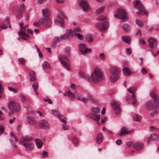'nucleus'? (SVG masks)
<instances>
[{
  "label": "nucleus",
  "mask_w": 159,
  "mask_h": 159,
  "mask_svg": "<svg viewBox=\"0 0 159 159\" xmlns=\"http://www.w3.org/2000/svg\"><path fill=\"white\" fill-rule=\"evenodd\" d=\"M25 8V6L23 4L20 5V7L19 8V11L20 12H21Z\"/></svg>",
  "instance_id": "50"
},
{
  "label": "nucleus",
  "mask_w": 159,
  "mask_h": 159,
  "mask_svg": "<svg viewBox=\"0 0 159 159\" xmlns=\"http://www.w3.org/2000/svg\"><path fill=\"white\" fill-rule=\"evenodd\" d=\"M153 137V138L156 140H157L159 139V135H157L155 134H151Z\"/></svg>",
  "instance_id": "47"
},
{
  "label": "nucleus",
  "mask_w": 159,
  "mask_h": 159,
  "mask_svg": "<svg viewBox=\"0 0 159 159\" xmlns=\"http://www.w3.org/2000/svg\"><path fill=\"white\" fill-rule=\"evenodd\" d=\"M104 74L102 71L99 68L96 67L93 68L91 75L89 76H87V79L94 83H97L102 80Z\"/></svg>",
  "instance_id": "1"
},
{
  "label": "nucleus",
  "mask_w": 159,
  "mask_h": 159,
  "mask_svg": "<svg viewBox=\"0 0 159 159\" xmlns=\"http://www.w3.org/2000/svg\"><path fill=\"white\" fill-rule=\"evenodd\" d=\"M50 64L47 62H44L42 64V67L44 69H46L48 67H49Z\"/></svg>",
  "instance_id": "41"
},
{
  "label": "nucleus",
  "mask_w": 159,
  "mask_h": 159,
  "mask_svg": "<svg viewBox=\"0 0 159 159\" xmlns=\"http://www.w3.org/2000/svg\"><path fill=\"white\" fill-rule=\"evenodd\" d=\"M28 122L32 125H34L36 123L35 120L33 117L31 116H28L26 118Z\"/></svg>",
  "instance_id": "26"
},
{
  "label": "nucleus",
  "mask_w": 159,
  "mask_h": 159,
  "mask_svg": "<svg viewBox=\"0 0 159 159\" xmlns=\"http://www.w3.org/2000/svg\"><path fill=\"white\" fill-rule=\"evenodd\" d=\"M99 58L101 60L104 61L105 59L106 56L104 53H101L99 55Z\"/></svg>",
  "instance_id": "46"
},
{
  "label": "nucleus",
  "mask_w": 159,
  "mask_h": 159,
  "mask_svg": "<svg viewBox=\"0 0 159 159\" xmlns=\"http://www.w3.org/2000/svg\"><path fill=\"white\" fill-rule=\"evenodd\" d=\"M41 155L43 157L45 158L47 156L48 152L45 151H43V153L41 154Z\"/></svg>",
  "instance_id": "52"
},
{
  "label": "nucleus",
  "mask_w": 159,
  "mask_h": 159,
  "mask_svg": "<svg viewBox=\"0 0 159 159\" xmlns=\"http://www.w3.org/2000/svg\"><path fill=\"white\" fill-rule=\"evenodd\" d=\"M111 104L116 113L117 115L119 114L120 112V109L119 105L116 102L114 101H112Z\"/></svg>",
  "instance_id": "15"
},
{
  "label": "nucleus",
  "mask_w": 159,
  "mask_h": 159,
  "mask_svg": "<svg viewBox=\"0 0 159 159\" xmlns=\"http://www.w3.org/2000/svg\"><path fill=\"white\" fill-rule=\"evenodd\" d=\"M133 142H129L126 143V145L129 147H130L132 145L133 146Z\"/></svg>",
  "instance_id": "62"
},
{
  "label": "nucleus",
  "mask_w": 159,
  "mask_h": 159,
  "mask_svg": "<svg viewBox=\"0 0 159 159\" xmlns=\"http://www.w3.org/2000/svg\"><path fill=\"white\" fill-rule=\"evenodd\" d=\"M76 34L75 36H76L78 39L80 40H82L84 39V36L80 34L81 30L79 28L77 27L76 29Z\"/></svg>",
  "instance_id": "22"
},
{
  "label": "nucleus",
  "mask_w": 159,
  "mask_h": 159,
  "mask_svg": "<svg viewBox=\"0 0 159 159\" xmlns=\"http://www.w3.org/2000/svg\"><path fill=\"white\" fill-rule=\"evenodd\" d=\"M34 91H36L38 88V84L37 82H34L32 85Z\"/></svg>",
  "instance_id": "43"
},
{
  "label": "nucleus",
  "mask_w": 159,
  "mask_h": 159,
  "mask_svg": "<svg viewBox=\"0 0 159 159\" xmlns=\"http://www.w3.org/2000/svg\"><path fill=\"white\" fill-rule=\"evenodd\" d=\"M92 113L89 114L87 117L94 120L98 122L100 119V115L97 113L99 112V109L98 108H93L92 109Z\"/></svg>",
  "instance_id": "4"
},
{
  "label": "nucleus",
  "mask_w": 159,
  "mask_h": 159,
  "mask_svg": "<svg viewBox=\"0 0 159 159\" xmlns=\"http://www.w3.org/2000/svg\"><path fill=\"white\" fill-rule=\"evenodd\" d=\"M8 89L10 91L13 92L14 93H16L17 92V91L16 89L11 87H8Z\"/></svg>",
  "instance_id": "56"
},
{
  "label": "nucleus",
  "mask_w": 159,
  "mask_h": 159,
  "mask_svg": "<svg viewBox=\"0 0 159 159\" xmlns=\"http://www.w3.org/2000/svg\"><path fill=\"white\" fill-rule=\"evenodd\" d=\"M107 19V17L104 15H100L96 18V20L98 21L103 20Z\"/></svg>",
  "instance_id": "38"
},
{
  "label": "nucleus",
  "mask_w": 159,
  "mask_h": 159,
  "mask_svg": "<svg viewBox=\"0 0 159 159\" xmlns=\"http://www.w3.org/2000/svg\"><path fill=\"white\" fill-rule=\"evenodd\" d=\"M23 146L25 147L27 150L30 151L34 148V145L33 143L26 142L23 143Z\"/></svg>",
  "instance_id": "19"
},
{
  "label": "nucleus",
  "mask_w": 159,
  "mask_h": 159,
  "mask_svg": "<svg viewBox=\"0 0 159 159\" xmlns=\"http://www.w3.org/2000/svg\"><path fill=\"white\" fill-rule=\"evenodd\" d=\"M103 140V135L101 134H98L97 137L96 142L98 143H101Z\"/></svg>",
  "instance_id": "35"
},
{
  "label": "nucleus",
  "mask_w": 159,
  "mask_h": 159,
  "mask_svg": "<svg viewBox=\"0 0 159 159\" xmlns=\"http://www.w3.org/2000/svg\"><path fill=\"white\" fill-rule=\"evenodd\" d=\"M56 2L60 4H62L65 2V0H56Z\"/></svg>",
  "instance_id": "54"
},
{
  "label": "nucleus",
  "mask_w": 159,
  "mask_h": 159,
  "mask_svg": "<svg viewBox=\"0 0 159 159\" xmlns=\"http://www.w3.org/2000/svg\"><path fill=\"white\" fill-rule=\"evenodd\" d=\"M44 101L45 102H48L49 104H51L52 103L51 100L48 98L45 99Z\"/></svg>",
  "instance_id": "63"
},
{
  "label": "nucleus",
  "mask_w": 159,
  "mask_h": 159,
  "mask_svg": "<svg viewBox=\"0 0 159 159\" xmlns=\"http://www.w3.org/2000/svg\"><path fill=\"white\" fill-rule=\"evenodd\" d=\"M114 16L124 20H126L128 18L126 13L124 10L121 9L117 10L116 13Z\"/></svg>",
  "instance_id": "8"
},
{
  "label": "nucleus",
  "mask_w": 159,
  "mask_h": 159,
  "mask_svg": "<svg viewBox=\"0 0 159 159\" xmlns=\"http://www.w3.org/2000/svg\"><path fill=\"white\" fill-rule=\"evenodd\" d=\"M157 112L156 111H152L150 114V115L151 116H153L157 114Z\"/></svg>",
  "instance_id": "58"
},
{
  "label": "nucleus",
  "mask_w": 159,
  "mask_h": 159,
  "mask_svg": "<svg viewBox=\"0 0 159 159\" xmlns=\"http://www.w3.org/2000/svg\"><path fill=\"white\" fill-rule=\"evenodd\" d=\"M86 39L88 42H93L94 39L90 35L87 34L86 36Z\"/></svg>",
  "instance_id": "40"
},
{
  "label": "nucleus",
  "mask_w": 159,
  "mask_h": 159,
  "mask_svg": "<svg viewBox=\"0 0 159 159\" xmlns=\"http://www.w3.org/2000/svg\"><path fill=\"white\" fill-rule=\"evenodd\" d=\"M77 5L84 12H88L90 9L87 0H80L78 2Z\"/></svg>",
  "instance_id": "5"
},
{
  "label": "nucleus",
  "mask_w": 159,
  "mask_h": 159,
  "mask_svg": "<svg viewBox=\"0 0 159 159\" xmlns=\"http://www.w3.org/2000/svg\"><path fill=\"white\" fill-rule=\"evenodd\" d=\"M134 5L135 7L138 9L141 8L143 7L141 3L139 1H136L134 3Z\"/></svg>",
  "instance_id": "33"
},
{
  "label": "nucleus",
  "mask_w": 159,
  "mask_h": 159,
  "mask_svg": "<svg viewBox=\"0 0 159 159\" xmlns=\"http://www.w3.org/2000/svg\"><path fill=\"white\" fill-rule=\"evenodd\" d=\"M136 35L139 36H141L142 35V33L141 32V31L140 30H138L137 31V33H136Z\"/></svg>",
  "instance_id": "55"
},
{
  "label": "nucleus",
  "mask_w": 159,
  "mask_h": 159,
  "mask_svg": "<svg viewBox=\"0 0 159 159\" xmlns=\"http://www.w3.org/2000/svg\"><path fill=\"white\" fill-rule=\"evenodd\" d=\"M67 36H67L66 35H63L60 36V39H67Z\"/></svg>",
  "instance_id": "59"
},
{
  "label": "nucleus",
  "mask_w": 159,
  "mask_h": 159,
  "mask_svg": "<svg viewBox=\"0 0 159 159\" xmlns=\"http://www.w3.org/2000/svg\"><path fill=\"white\" fill-rule=\"evenodd\" d=\"M141 71L143 75H145L147 73V71L144 68H142L141 70Z\"/></svg>",
  "instance_id": "49"
},
{
  "label": "nucleus",
  "mask_w": 159,
  "mask_h": 159,
  "mask_svg": "<svg viewBox=\"0 0 159 159\" xmlns=\"http://www.w3.org/2000/svg\"><path fill=\"white\" fill-rule=\"evenodd\" d=\"M122 28L126 32L130 31V26L128 24H124L122 26Z\"/></svg>",
  "instance_id": "36"
},
{
  "label": "nucleus",
  "mask_w": 159,
  "mask_h": 159,
  "mask_svg": "<svg viewBox=\"0 0 159 159\" xmlns=\"http://www.w3.org/2000/svg\"><path fill=\"white\" fill-rule=\"evenodd\" d=\"M39 23L49 26L51 24V21L49 18L44 17L39 20Z\"/></svg>",
  "instance_id": "13"
},
{
  "label": "nucleus",
  "mask_w": 159,
  "mask_h": 159,
  "mask_svg": "<svg viewBox=\"0 0 159 159\" xmlns=\"http://www.w3.org/2000/svg\"><path fill=\"white\" fill-rule=\"evenodd\" d=\"M62 128L64 130H67L69 129V128L66 124H63L62 125Z\"/></svg>",
  "instance_id": "51"
},
{
  "label": "nucleus",
  "mask_w": 159,
  "mask_h": 159,
  "mask_svg": "<svg viewBox=\"0 0 159 159\" xmlns=\"http://www.w3.org/2000/svg\"><path fill=\"white\" fill-rule=\"evenodd\" d=\"M67 95L68 96V98L70 100H73L75 98V94L73 93L70 90H68L66 93L64 94L65 96H66Z\"/></svg>",
  "instance_id": "20"
},
{
  "label": "nucleus",
  "mask_w": 159,
  "mask_h": 159,
  "mask_svg": "<svg viewBox=\"0 0 159 159\" xmlns=\"http://www.w3.org/2000/svg\"><path fill=\"white\" fill-rule=\"evenodd\" d=\"M25 30L26 29L25 27H23L21 28L20 29L18 33L19 35L20 36L24 35L25 37H28L29 36L28 34L25 33Z\"/></svg>",
  "instance_id": "23"
},
{
  "label": "nucleus",
  "mask_w": 159,
  "mask_h": 159,
  "mask_svg": "<svg viewBox=\"0 0 159 159\" xmlns=\"http://www.w3.org/2000/svg\"><path fill=\"white\" fill-rule=\"evenodd\" d=\"M8 107L10 111L12 112H17L20 108L19 103L13 101L9 102L8 104Z\"/></svg>",
  "instance_id": "6"
},
{
  "label": "nucleus",
  "mask_w": 159,
  "mask_h": 159,
  "mask_svg": "<svg viewBox=\"0 0 159 159\" xmlns=\"http://www.w3.org/2000/svg\"><path fill=\"white\" fill-rule=\"evenodd\" d=\"M148 41L149 44L150 48H153L157 46V42L155 39L154 38L152 37L149 38L148 39Z\"/></svg>",
  "instance_id": "16"
},
{
  "label": "nucleus",
  "mask_w": 159,
  "mask_h": 159,
  "mask_svg": "<svg viewBox=\"0 0 159 159\" xmlns=\"http://www.w3.org/2000/svg\"><path fill=\"white\" fill-rule=\"evenodd\" d=\"M79 50L82 54H85L87 53H91V49L87 47L86 44L84 43H81L79 45Z\"/></svg>",
  "instance_id": "9"
},
{
  "label": "nucleus",
  "mask_w": 159,
  "mask_h": 159,
  "mask_svg": "<svg viewBox=\"0 0 159 159\" xmlns=\"http://www.w3.org/2000/svg\"><path fill=\"white\" fill-rule=\"evenodd\" d=\"M133 131V130H130L128 131L127 130V129L125 127L122 128L120 131L119 134V135L120 136H123L128 134H130L131 132Z\"/></svg>",
  "instance_id": "21"
},
{
  "label": "nucleus",
  "mask_w": 159,
  "mask_h": 159,
  "mask_svg": "<svg viewBox=\"0 0 159 159\" xmlns=\"http://www.w3.org/2000/svg\"><path fill=\"white\" fill-rule=\"evenodd\" d=\"M149 94L154 101H148L145 104V107L148 110L157 109L159 106V97L154 91L151 92Z\"/></svg>",
  "instance_id": "2"
},
{
  "label": "nucleus",
  "mask_w": 159,
  "mask_h": 159,
  "mask_svg": "<svg viewBox=\"0 0 159 159\" xmlns=\"http://www.w3.org/2000/svg\"><path fill=\"white\" fill-rule=\"evenodd\" d=\"M136 22L137 25L139 26H142L143 25L142 22L138 19H136Z\"/></svg>",
  "instance_id": "48"
},
{
  "label": "nucleus",
  "mask_w": 159,
  "mask_h": 159,
  "mask_svg": "<svg viewBox=\"0 0 159 159\" xmlns=\"http://www.w3.org/2000/svg\"><path fill=\"white\" fill-rule=\"evenodd\" d=\"M21 99L23 102H25L26 100V98L24 96H21Z\"/></svg>",
  "instance_id": "64"
},
{
  "label": "nucleus",
  "mask_w": 159,
  "mask_h": 159,
  "mask_svg": "<svg viewBox=\"0 0 159 159\" xmlns=\"http://www.w3.org/2000/svg\"><path fill=\"white\" fill-rule=\"evenodd\" d=\"M30 77V80L31 81H34L36 80L35 77V73L33 70H31L29 72Z\"/></svg>",
  "instance_id": "28"
},
{
  "label": "nucleus",
  "mask_w": 159,
  "mask_h": 159,
  "mask_svg": "<svg viewBox=\"0 0 159 159\" xmlns=\"http://www.w3.org/2000/svg\"><path fill=\"white\" fill-rule=\"evenodd\" d=\"M39 125L41 129H49V125L48 121L44 119L40 120L39 121Z\"/></svg>",
  "instance_id": "12"
},
{
  "label": "nucleus",
  "mask_w": 159,
  "mask_h": 159,
  "mask_svg": "<svg viewBox=\"0 0 159 159\" xmlns=\"http://www.w3.org/2000/svg\"><path fill=\"white\" fill-rule=\"evenodd\" d=\"M134 148L137 151H139L143 147L142 143H135L133 144Z\"/></svg>",
  "instance_id": "24"
},
{
  "label": "nucleus",
  "mask_w": 159,
  "mask_h": 159,
  "mask_svg": "<svg viewBox=\"0 0 159 159\" xmlns=\"http://www.w3.org/2000/svg\"><path fill=\"white\" fill-rule=\"evenodd\" d=\"M109 26V23L107 21L97 23L96 24V28L102 30H104L107 29Z\"/></svg>",
  "instance_id": "10"
},
{
  "label": "nucleus",
  "mask_w": 159,
  "mask_h": 159,
  "mask_svg": "<svg viewBox=\"0 0 159 159\" xmlns=\"http://www.w3.org/2000/svg\"><path fill=\"white\" fill-rule=\"evenodd\" d=\"M58 17L59 19H58L56 20V23L58 25L61 26H64L65 25V23L63 19L65 18V16L63 13L61 11H60L58 16Z\"/></svg>",
  "instance_id": "11"
},
{
  "label": "nucleus",
  "mask_w": 159,
  "mask_h": 159,
  "mask_svg": "<svg viewBox=\"0 0 159 159\" xmlns=\"http://www.w3.org/2000/svg\"><path fill=\"white\" fill-rule=\"evenodd\" d=\"M19 61V64H20L25 65V59L23 58H20L18 59Z\"/></svg>",
  "instance_id": "44"
},
{
  "label": "nucleus",
  "mask_w": 159,
  "mask_h": 159,
  "mask_svg": "<svg viewBox=\"0 0 159 159\" xmlns=\"http://www.w3.org/2000/svg\"><path fill=\"white\" fill-rule=\"evenodd\" d=\"M33 139H34L32 137H29L27 136H25L21 139L20 142L22 143H24L25 142L30 141Z\"/></svg>",
  "instance_id": "29"
},
{
  "label": "nucleus",
  "mask_w": 159,
  "mask_h": 159,
  "mask_svg": "<svg viewBox=\"0 0 159 159\" xmlns=\"http://www.w3.org/2000/svg\"><path fill=\"white\" fill-rule=\"evenodd\" d=\"M110 74L119 75L120 72V69L116 66H111L109 70Z\"/></svg>",
  "instance_id": "14"
},
{
  "label": "nucleus",
  "mask_w": 159,
  "mask_h": 159,
  "mask_svg": "<svg viewBox=\"0 0 159 159\" xmlns=\"http://www.w3.org/2000/svg\"><path fill=\"white\" fill-rule=\"evenodd\" d=\"M42 13L44 17L49 18L50 15V12L48 8H45L42 10Z\"/></svg>",
  "instance_id": "27"
},
{
  "label": "nucleus",
  "mask_w": 159,
  "mask_h": 159,
  "mask_svg": "<svg viewBox=\"0 0 159 159\" xmlns=\"http://www.w3.org/2000/svg\"><path fill=\"white\" fill-rule=\"evenodd\" d=\"M105 8V7L102 6L98 8L95 11V13L97 15H99L103 13L104 11Z\"/></svg>",
  "instance_id": "30"
},
{
  "label": "nucleus",
  "mask_w": 159,
  "mask_h": 159,
  "mask_svg": "<svg viewBox=\"0 0 159 159\" xmlns=\"http://www.w3.org/2000/svg\"><path fill=\"white\" fill-rule=\"evenodd\" d=\"M123 41L125 43L129 44L131 38L127 36H124L122 37Z\"/></svg>",
  "instance_id": "31"
},
{
  "label": "nucleus",
  "mask_w": 159,
  "mask_h": 159,
  "mask_svg": "<svg viewBox=\"0 0 159 159\" xmlns=\"http://www.w3.org/2000/svg\"><path fill=\"white\" fill-rule=\"evenodd\" d=\"M52 114L55 116H58L59 115L57 111L55 110L52 109L51 110Z\"/></svg>",
  "instance_id": "45"
},
{
  "label": "nucleus",
  "mask_w": 159,
  "mask_h": 159,
  "mask_svg": "<svg viewBox=\"0 0 159 159\" xmlns=\"http://www.w3.org/2000/svg\"><path fill=\"white\" fill-rule=\"evenodd\" d=\"M157 128L154 127L153 126H151L150 127V130L151 131H152V132L156 131L157 130Z\"/></svg>",
  "instance_id": "53"
},
{
  "label": "nucleus",
  "mask_w": 159,
  "mask_h": 159,
  "mask_svg": "<svg viewBox=\"0 0 159 159\" xmlns=\"http://www.w3.org/2000/svg\"><path fill=\"white\" fill-rule=\"evenodd\" d=\"M116 143L118 145H120L122 143V140L121 139L117 140L116 141Z\"/></svg>",
  "instance_id": "57"
},
{
  "label": "nucleus",
  "mask_w": 159,
  "mask_h": 159,
  "mask_svg": "<svg viewBox=\"0 0 159 159\" xmlns=\"http://www.w3.org/2000/svg\"><path fill=\"white\" fill-rule=\"evenodd\" d=\"M127 90L130 92V94H129L130 97L127 98V101L130 104H133L134 105H137L138 104L137 100L134 93L135 89L129 87L127 89Z\"/></svg>",
  "instance_id": "3"
},
{
  "label": "nucleus",
  "mask_w": 159,
  "mask_h": 159,
  "mask_svg": "<svg viewBox=\"0 0 159 159\" xmlns=\"http://www.w3.org/2000/svg\"><path fill=\"white\" fill-rule=\"evenodd\" d=\"M109 80L111 82H116L117 81L119 78V75L110 74Z\"/></svg>",
  "instance_id": "18"
},
{
  "label": "nucleus",
  "mask_w": 159,
  "mask_h": 159,
  "mask_svg": "<svg viewBox=\"0 0 159 159\" xmlns=\"http://www.w3.org/2000/svg\"><path fill=\"white\" fill-rule=\"evenodd\" d=\"M76 28H74V30L71 29H66V34L67 36L70 37H73L75 36L76 34Z\"/></svg>",
  "instance_id": "17"
},
{
  "label": "nucleus",
  "mask_w": 159,
  "mask_h": 159,
  "mask_svg": "<svg viewBox=\"0 0 159 159\" xmlns=\"http://www.w3.org/2000/svg\"><path fill=\"white\" fill-rule=\"evenodd\" d=\"M75 97L77 100L81 101V99L83 97L80 94L76 92L75 93Z\"/></svg>",
  "instance_id": "42"
},
{
  "label": "nucleus",
  "mask_w": 159,
  "mask_h": 159,
  "mask_svg": "<svg viewBox=\"0 0 159 159\" xmlns=\"http://www.w3.org/2000/svg\"><path fill=\"white\" fill-rule=\"evenodd\" d=\"M59 58L63 66L68 70H70V62L68 58L63 55H60Z\"/></svg>",
  "instance_id": "7"
},
{
  "label": "nucleus",
  "mask_w": 159,
  "mask_h": 159,
  "mask_svg": "<svg viewBox=\"0 0 159 159\" xmlns=\"http://www.w3.org/2000/svg\"><path fill=\"white\" fill-rule=\"evenodd\" d=\"M4 128L3 126H0V135L2 134L3 132Z\"/></svg>",
  "instance_id": "60"
},
{
  "label": "nucleus",
  "mask_w": 159,
  "mask_h": 159,
  "mask_svg": "<svg viewBox=\"0 0 159 159\" xmlns=\"http://www.w3.org/2000/svg\"><path fill=\"white\" fill-rule=\"evenodd\" d=\"M140 43L141 44H145L146 43V42L143 39H140L139 40Z\"/></svg>",
  "instance_id": "61"
},
{
  "label": "nucleus",
  "mask_w": 159,
  "mask_h": 159,
  "mask_svg": "<svg viewBox=\"0 0 159 159\" xmlns=\"http://www.w3.org/2000/svg\"><path fill=\"white\" fill-rule=\"evenodd\" d=\"M34 141L38 148H40L41 147L42 145L43 142L41 140L39 139H35Z\"/></svg>",
  "instance_id": "32"
},
{
  "label": "nucleus",
  "mask_w": 159,
  "mask_h": 159,
  "mask_svg": "<svg viewBox=\"0 0 159 159\" xmlns=\"http://www.w3.org/2000/svg\"><path fill=\"white\" fill-rule=\"evenodd\" d=\"M139 11L137 12V14L139 15H142L147 14V12L143 7L139 9Z\"/></svg>",
  "instance_id": "34"
},
{
  "label": "nucleus",
  "mask_w": 159,
  "mask_h": 159,
  "mask_svg": "<svg viewBox=\"0 0 159 159\" xmlns=\"http://www.w3.org/2000/svg\"><path fill=\"white\" fill-rule=\"evenodd\" d=\"M89 100L93 103L95 102L94 99L91 96L89 97L88 98L83 97L81 101L84 103H86Z\"/></svg>",
  "instance_id": "25"
},
{
  "label": "nucleus",
  "mask_w": 159,
  "mask_h": 159,
  "mask_svg": "<svg viewBox=\"0 0 159 159\" xmlns=\"http://www.w3.org/2000/svg\"><path fill=\"white\" fill-rule=\"evenodd\" d=\"M123 72L124 74L125 75H130L131 74V72L129 70L126 68H123Z\"/></svg>",
  "instance_id": "37"
},
{
  "label": "nucleus",
  "mask_w": 159,
  "mask_h": 159,
  "mask_svg": "<svg viewBox=\"0 0 159 159\" xmlns=\"http://www.w3.org/2000/svg\"><path fill=\"white\" fill-rule=\"evenodd\" d=\"M142 117L139 115H138V114H134V116L133 118L136 121H139L141 119H142Z\"/></svg>",
  "instance_id": "39"
}]
</instances>
